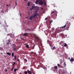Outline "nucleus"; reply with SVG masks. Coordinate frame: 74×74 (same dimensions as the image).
Masks as SVG:
<instances>
[{"mask_svg":"<svg viewBox=\"0 0 74 74\" xmlns=\"http://www.w3.org/2000/svg\"><path fill=\"white\" fill-rule=\"evenodd\" d=\"M38 10H39L38 9L37 10L35 11V13L34 14L33 16L32 15L30 16L29 18L30 20H32L33 18H34L36 16H38V14L37 13L38 12Z\"/></svg>","mask_w":74,"mask_h":74,"instance_id":"nucleus-1","label":"nucleus"},{"mask_svg":"<svg viewBox=\"0 0 74 74\" xmlns=\"http://www.w3.org/2000/svg\"><path fill=\"white\" fill-rule=\"evenodd\" d=\"M66 30H69L68 29L70 27V24H69V23L67 24L66 25H65L63 27H60V29H64V28H65V27H66Z\"/></svg>","mask_w":74,"mask_h":74,"instance_id":"nucleus-2","label":"nucleus"},{"mask_svg":"<svg viewBox=\"0 0 74 74\" xmlns=\"http://www.w3.org/2000/svg\"><path fill=\"white\" fill-rule=\"evenodd\" d=\"M16 45H13L12 47L13 50H14V51H16Z\"/></svg>","mask_w":74,"mask_h":74,"instance_id":"nucleus-3","label":"nucleus"},{"mask_svg":"<svg viewBox=\"0 0 74 74\" xmlns=\"http://www.w3.org/2000/svg\"><path fill=\"white\" fill-rule=\"evenodd\" d=\"M36 39H37L38 40L39 42H40V43H41V42H42V40H41L39 38V37H38V36H36Z\"/></svg>","mask_w":74,"mask_h":74,"instance_id":"nucleus-4","label":"nucleus"},{"mask_svg":"<svg viewBox=\"0 0 74 74\" xmlns=\"http://www.w3.org/2000/svg\"><path fill=\"white\" fill-rule=\"evenodd\" d=\"M40 2H39V5H43L44 2L41 0H40Z\"/></svg>","mask_w":74,"mask_h":74,"instance_id":"nucleus-5","label":"nucleus"},{"mask_svg":"<svg viewBox=\"0 0 74 74\" xmlns=\"http://www.w3.org/2000/svg\"><path fill=\"white\" fill-rule=\"evenodd\" d=\"M49 44L50 46V47H53V46L52 45V43L50 41H49Z\"/></svg>","mask_w":74,"mask_h":74,"instance_id":"nucleus-6","label":"nucleus"},{"mask_svg":"<svg viewBox=\"0 0 74 74\" xmlns=\"http://www.w3.org/2000/svg\"><path fill=\"white\" fill-rule=\"evenodd\" d=\"M27 72L28 73V74H32V72L31 71H30L29 70H27Z\"/></svg>","mask_w":74,"mask_h":74,"instance_id":"nucleus-7","label":"nucleus"},{"mask_svg":"<svg viewBox=\"0 0 74 74\" xmlns=\"http://www.w3.org/2000/svg\"><path fill=\"white\" fill-rule=\"evenodd\" d=\"M61 36L62 37H63L64 38L66 37V35H64L63 34H61Z\"/></svg>","mask_w":74,"mask_h":74,"instance_id":"nucleus-8","label":"nucleus"},{"mask_svg":"<svg viewBox=\"0 0 74 74\" xmlns=\"http://www.w3.org/2000/svg\"><path fill=\"white\" fill-rule=\"evenodd\" d=\"M40 0H37L35 2V3L36 4H37L38 3V1H40Z\"/></svg>","mask_w":74,"mask_h":74,"instance_id":"nucleus-9","label":"nucleus"},{"mask_svg":"<svg viewBox=\"0 0 74 74\" xmlns=\"http://www.w3.org/2000/svg\"><path fill=\"white\" fill-rule=\"evenodd\" d=\"M59 73L60 74H62L63 73V72H62V71L61 70H60L59 71Z\"/></svg>","mask_w":74,"mask_h":74,"instance_id":"nucleus-10","label":"nucleus"},{"mask_svg":"<svg viewBox=\"0 0 74 74\" xmlns=\"http://www.w3.org/2000/svg\"><path fill=\"white\" fill-rule=\"evenodd\" d=\"M70 62H74V59L73 58H71V59H70Z\"/></svg>","mask_w":74,"mask_h":74,"instance_id":"nucleus-11","label":"nucleus"},{"mask_svg":"<svg viewBox=\"0 0 74 74\" xmlns=\"http://www.w3.org/2000/svg\"><path fill=\"white\" fill-rule=\"evenodd\" d=\"M24 36H27V33H25L23 34Z\"/></svg>","mask_w":74,"mask_h":74,"instance_id":"nucleus-12","label":"nucleus"},{"mask_svg":"<svg viewBox=\"0 0 74 74\" xmlns=\"http://www.w3.org/2000/svg\"><path fill=\"white\" fill-rule=\"evenodd\" d=\"M63 44H64V47H67V45L65 43H63Z\"/></svg>","mask_w":74,"mask_h":74,"instance_id":"nucleus-13","label":"nucleus"},{"mask_svg":"<svg viewBox=\"0 0 74 74\" xmlns=\"http://www.w3.org/2000/svg\"><path fill=\"white\" fill-rule=\"evenodd\" d=\"M32 9H34V8H36V7L35 6H32Z\"/></svg>","mask_w":74,"mask_h":74,"instance_id":"nucleus-14","label":"nucleus"},{"mask_svg":"<svg viewBox=\"0 0 74 74\" xmlns=\"http://www.w3.org/2000/svg\"><path fill=\"white\" fill-rule=\"evenodd\" d=\"M55 12L56 13V14H55V15L56 16H57V13H58V12L56 11V10H55V12Z\"/></svg>","mask_w":74,"mask_h":74,"instance_id":"nucleus-15","label":"nucleus"},{"mask_svg":"<svg viewBox=\"0 0 74 74\" xmlns=\"http://www.w3.org/2000/svg\"><path fill=\"white\" fill-rule=\"evenodd\" d=\"M54 68L55 69H58V67L57 66H55Z\"/></svg>","mask_w":74,"mask_h":74,"instance_id":"nucleus-16","label":"nucleus"},{"mask_svg":"<svg viewBox=\"0 0 74 74\" xmlns=\"http://www.w3.org/2000/svg\"><path fill=\"white\" fill-rule=\"evenodd\" d=\"M7 55H11L10 53L9 52L7 53Z\"/></svg>","mask_w":74,"mask_h":74,"instance_id":"nucleus-17","label":"nucleus"},{"mask_svg":"<svg viewBox=\"0 0 74 74\" xmlns=\"http://www.w3.org/2000/svg\"><path fill=\"white\" fill-rule=\"evenodd\" d=\"M56 48L55 47V46H54L52 48L53 50L54 49H56Z\"/></svg>","mask_w":74,"mask_h":74,"instance_id":"nucleus-18","label":"nucleus"},{"mask_svg":"<svg viewBox=\"0 0 74 74\" xmlns=\"http://www.w3.org/2000/svg\"><path fill=\"white\" fill-rule=\"evenodd\" d=\"M12 57H14V53H12Z\"/></svg>","mask_w":74,"mask_h":74,"instance_id":"nucleus-19","label":"nucleus"},{"mask_svg":"<svg viewBox=\"0 0 74 74\" xmlns=\"http://www.w3.org/2000/svg\"><path fill=\"white\" fill-rule=\"evenodd\" d=\"M14 59L15 60H16V56H14Z\"/></svg>","mask_w":74,"mask_h":74,"instance_id":"nucleus-20","label":"nucleus"},{"mask_svg":"<svg viewBox=\"0 0 74 74\" xmlns=\"http://www.w3.org/2000/svg\"><path fill=\"white\" fill-rule=\"evenodd\" d=\"M0 50H1V51H3V48L2 47H0Z\"/></svg>","mask_w":74,"mask_h":74,"instance_id":"nucleus-21","label":"nucleus"},{"mask_svg":"<svg viewBox=\"0 0 74 74\" xmlns=\"http://www.w3.org/2000/svg\"><path fill=\"white\" fill-rule=\"evenodd\" d=\"M64 66L65 67H66V63H65V62L64 63Z\"/></svg>","mask_w":74,"mask_h":74,"instance_id":"nucleus-22","label":"nucleus"},{"mask_svg":"<svg viewBox=\"0 0 74 74\" xmlns=\"http://www.w3.org/2000/svg\"><path fill=\"white\" fill-rule=\"evenodd\" d=\"M16 70H17V69H14V73H15L16 72Z\"/></svg>","mask_w":74,"mask_h":74,"instance_id":"nucleus-23","label":"nucleus"},{"mask_svg":"<svg viewBox=\"0 0 74 74\" xmlns=\"http://www.w3.org/2000/svg\"><path fill=\"white\" fill-rule=\"evenodd\" d=\"M44 4V5H45V6L46 5V4H47V2H45Z\"/></svg>","mask_w":74,"mask_h":74,"instance_id":"nucleus-24","label":"nucleus"},{"mask_svg":"<svg viewBox=\"0 0 74 74\" xmlns=\"http://www.w3.org/2000/svg\"><path fill=\"white\" fill-rule=\"evenodd\" d=\"M27 6H30V3L29 2L28 3Z\"/></svg>","mask_w":74,"mask_h":74,"instance_id":"nucleus-25","label":"nucleus"},{"mask_svg":"<svg viewBox=\"0 0 74 74\" xmlns=\"http://www.w3.org/2000/svg\"><path fill=\"white\" fill-rule=\"evenodd\" d=\"M25 74H27V71H25Z\"/></svg>","mask_w":74,"mask_h":74,"instance_id":"nucleus-26","label":"nucleus"},{"mask_svg":"<svg viewBox=\"0 0 74 74\" xmlns=\"http://www.w3.org/2000/svg\"><path fill=\"white\" fill-rule=\"evenodd\" d=\"M26 47L27 48H29V45H26Z\"/></svg>","mask_w":74,"mask_h":74,"instance_id":"nucleus-27","label":"nucleus"},{"mask_svg":"<svg viewBox=\"0 0 74 74\" xmlns=\"http://www.w3.org/2000/svg\"><path fill=\"white\" fill-rule=\"evenodd\" d=\"M35 47V45H34L33 46V49H34V48Z\"/></svg>","mask_w":74,"mask_h":74,"instance_id":"nucleus-28","label":"nucleus"},{"mask_svg":"<svg viewBox=\"0 0 74 74\" xmlns=\"http://www.w3.org/2000/svg\"><path fill=\"white\" fill-rule=\"evenodd\" d=\"M24 60H25V61L26 62H27V60L26 59H24Z\"/></svg>","mask_w":74,"mask_h":74,"instance_id":"nucleus-29","label":"nucleus"},{"mask_svg":"<svg viewBox=\"0 0 74 74\" xmlns=\"http://www.w3.org/2000/svg\"><path fill=\"white\" fill-rule=\"evenodd\" d=\"M53 22V20H51V21H50V23H52V22Z\"/></svg>","mask_w":74,"mask_h":74,"instance_id":"nucleus-30","label":"nucleus"},{"mask_svg":"<svg viewBox=\"0 0 74 74\" xmlns=\"http://www.w3.org/2000/svg\"><path fill=\"white\" fill-rule=\"evenodd\" d=\"M58 67H60V64H58Z\"/></svg>","mask_w":74,"mask_h":74,"instance_id":"nucleus-31","label":"nucleus"},{"mask_svg":"<svg viewBox=\"0 0 74 74\" xmlns=\"http://www.w3.org/2000/svg\"><path fill=\"white\" fill-rule=\"evenodd\" d=\"M14 69V67L12 68L11 71H12L13 70V69Z\"/></svg>","mask_w":74,"mask_h":74,"instance_id":"nucleus-32","label":"nucleus"},{"mask_svg":"<svg viewBox=\"0 0 74 74\" xmlns=\"http://www.w3.org/2000/svg\"><path fill=\"white\" fill-rule=\"evenodd\" d=\"M28 30H29V31H30L31 29L30 28H29L28 29Z\"/></svg>","mask_w":74,"mask_h":74,"instance_id":"nucleus-33","label":"nucleus"},{"mask_svg":"<svg viewBox=\"0 0 74 74\" xmlns=\"http://www.w3.org/2000/svg\"><path fill=\"white\" fill-rule=\"evenodd\" d=\"M13 37H12V35L11 37H12V38H13V37H14V35H13Z\"/></svg>","mask_w":74,"mask_h":74,"instance_id":"nucleus-34","label":"nucleus"},{"mask_svg":"<svg viewBox=\"0 0 74 74\" xmlns=\"http://www.w3.org/2000/svg\"><path fill=\"white\" fill-rule=\"evenodd\" d=\"M54 12H54V11L52 12H51V14H53V13H54Z\"/></svg>","mask_w":74,"mask_h":74,"instance_id":"nucleus-35","label":"nucleus"},{"mask_svg":"<svg viewBox=\"0 0 74 74\" xmlns=\"http://www.w3.org/2000/svg\"><path fill=\"white\" fill-rule=\"evenodd\" d=\"M8 42L9 43H10V40H8Z\"/></svg>","mask_w":74,"mask_h":74,"instance_id":"nucleus-36","label":"nucleus"},{"mask_svg":"<svg viewBox=\"0 0 74 74\" xmlns=\"http://www.w3.org/2000/svg\"><path fill=\"white\" fill-rule=\"evenodd\" d=\"M15 3H16V5H17V3H16V2H15Z\"/></svg>","mask_w":74,"mask_h":74,"instance_id":"nucleus-37","label":"nucleus"},{"mask_svg":"<svg viewBox=\"0 0 74 74\" xmlns=\"http://www.w3.org/2000/svg\"><path fill=\"white\" fill-rule=\"evenodd\" d=\"M48 19V18H45V20H47Z\"/></svg>","mask_w":74,"mask_h":74,"instance_id":"nucleus-38","label":"nucleus"},{"mask_svg":"<svg viewBox=\"0 0 74 74\" xmlns=\"http://www.w3.org/2000/svg\"><path fill=\"white\" fill-rule=\"evenodd\" d=\"M52 30H53V31H54V28H52Z\"/></svg>","mask_w":74,"mask_h":74,"instance_id":"nucleus-39","label":"nucleus"},{"mask_svg":"<svg viewBox=\"0 0 74 74\" xmlns=\"http://www.w3.org/2000/svg\"><path fill=\"white\" fill-rule=\"evenodd\" d=\"M5 72H7V70H6V69H5Z\"/></svg>","mask_w":74,"mask_h":74,"instance_id":"nucleus-40","label":"nucleus"},{"mask_svg":"<svg viewBox=\"0 0 74 74\" xmlns=\"http://www.w3.org/2000/svg\"><path fill=\"white\" fill-rule=\"evenodd\" d=\"M13 64H15V62H13Z\"/></svg>","mask_w":74,"mask_h":74,"instance_id":"nucleus-41","label":"nucleus"},{"mask_svg":"<svg viewBox=\"0 0 74 74\" xmlns=\"http://www.w3.org/2000/svg\"><path fill=\"white\" fill-rule=\"evenodd\" d=\"M7 44L8 45V44H9V42L7 43Z\"/></svg>","mask_w":74,"mask_h":74,"instance_id":"nucleus-42","label":"nucleus"},{"mask_svg":"<svg viewBox=\"0 0 74 74\" xmlns=\"http://www.w3.org/2000/svg\"><path fill=\"white\" fill-rule=\"evenodd\" d=\"M6 6H7V7H8V6H9L7 4L6 5Z\"/></svg>","mask_w":74,"mask_h":74,"instance_id":"nucleus-43","label":"nucleus"},{"mask_svg":"<svg viewBox=\"0 0 74 74\" xmlns=\"http://www.w3.org/2000/svg\"><path fill=\"white\" fill-rule=\"evenodd\" d=\"M17 61H19V59H18L17 60Z\"/></svg>","mask_w":74,"mask_h":74,"instance_id":"nucleus-44","label":"nucleus"},{"mask_svg":"<svg viewBox=\"0 0 74 74\" xmlns=\"http://www.w3.org/2000/svg\"><path fill=\"white\" fill-rule=\"evenodd\" d=\"M68 59H70V58H68Z\"/></svg>","mask_w":74,"mask_h":74,"instance_id":"nucleus-45","label":"nucleus"},{"mask_svg":"<svg viewBox=\"0 0 74 74\" xmlns=\"http://www.w3.org/2000/svg\"><path fill=\"white\" fill-rule=\"evenodd\" d=\"M20 15L21 16V13H20Z\"/></svg>","mask_w":74,"mask_h":74,"instance_id":"nucleus-46","label":"nucleus"},{"mask_svg":"<svg viewBox=\"0 0 74 74\" xmlns=\"http://www.w3.org/2000/svg\"><path fill=\"white\" fill-rule=\"evenodd\" d=\"M32 31H34V29H32Z\"/></svg>","mask_w":74,"mask_h":74,"instance_id":"nucleus-47","label":"nucleus"},{"mask_svg":"<svg viewBox=\"0 0 74 74\" xmlns=\"http://www.w3.org/2000/svg\"><path fill=\"white\" fill-rule=\"evenodd\" d=\"M15 65V64H13V66H14V65Z\"/></svg>","mask_w":74,"mask_h":74,"instance_id":"nucleus-48","label":"nucleus"},{"mask_svg":"<svg viewBox=\"0 0 74 74\" xmlns=\"http://www.w3.org/2000/svg\"><path fill=\"white\" fill-rule=\"evenodd\" d=\"M36 18H37V19H38V17H36Z\"/></svg>","mask_w":74,"mask_h":74,"instance_id":"nucleus-49","label":"nucleus"},{"mask_svg":"<svg viewBox=\"0 0 74 74\" xmlns=\"http://www.w3.org/2000/svg\"><path fill=\"white\" fill-rule=\"evenodd\" d=\"M1 53V54H3V53Z\"/></svg>","mask_w":74,"mask_h":74,"instance_id":"nucleus-50","label":"nucleus"},{"mask_svg":"<svg viewBox=\"0 0 74 74\" xmlns=\"http://www.w3.org/2000/svg\"><path fill=\"white\" fill-rule=\"evenodd\" d=\"M32 8H31V9H30V10H32Z\"/></svg>","mask_w":74,"mask_h":74,"instance_id":"nucleus-51","label":"nucleus"},{"mask_svg":"<svg viewBox=\"0 0 74 74\" xmlns=\"http://www.w3.org/2000/svg\"><path fill=\"white\" fill-rule=\"evenodd\" d=\"M25 1H26V0H24Z\"/></svg>","mask_w":74,"mask_h":74,"instance_id":"nucleus-52","label":"nucleus"},{"mask_svg":"<svg viewBox=\"0 0 74 74\" xmlns=\"http://www.w3.org/2000/svg\"><path fill=\"white\" fill-rule=\"evenodd\" d=\"M9 5H10V4Z\"/></svg>","mask_w":74,"mask_h":74,"instance_id":"nucleus-53","label":"nucleus"},{"mask_svg":"<svg viewBox=\"0 0 74 74\" xmlns=\"http://www.w3.org/2000/svg\"><path fill=\"white\" fill-rule=\"evenodd\" d=\"M14 8H15V7H14Z\"/></svg>","mask_w":74,"mask_h":74,"instance_id":"nucleus-54","label":"nucleus"}]
</instances>
